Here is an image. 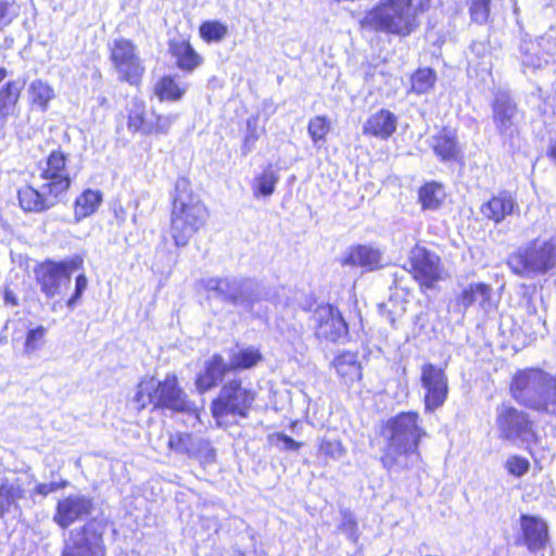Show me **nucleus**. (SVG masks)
<instances>
[{"label": "nucleus", "instance_id": "a878e982", "mask_svg": "<svg viewBox=\"0 0 556 556\" xmlns=\"http://www.w3.org/2000/svg\"><path fill=\"white\" fill-rule=\"evenodd\" d=\"M103 203V192L99 189H83L73 201V218L78 224L94 215Z\"/></svg>", "mask_w": 556, "mask_h": 556}, {"label": "nucleus", "instance_id": "c756f323", "mask_svg": "<svg viewBox=\"0 0 556 556\" xmlns=\"http://www.w3.org/2000/svg\"><path fill=\"white\" fill-rule=\"evenodd\" d=\"M540 389L532 396L529 408L531 410L556 416V382L554 378L546 375L539 387Z\"/></svg>", "mask_w": 556, "mask_h": 556}, {"label": "nucleus", "instance_id": "39448f33", "mask_svg": "<svg viewBox=\"0 0 556 556\" xmlns=\"http://www.w3.org/2000/svg\"><path fill=\"white\" fill-rule=\"evenodd\" d=\"M132 401L138 412L151 406L152 412L169 409L173 413H188L193 406L175 374H167L162 380L154 376L142 378Z\"/></svg>", "mask_w": 556, "mask_h": 556}, {"label": "nucleus", "instance_id": "f8f14e48", "mask_svg": "<svg viewBox=\"0 0 556 556\" xmlns=\"http://www.w3.org/2000/svg\"><path fill=\"white\" fill-rule=\"evenodd\" d=\"M175 118L174 114L149 112L143 100L135 99L127 109L126 125L132 134L160 137L169 134Z\"/></svg>", "mask_w": 556, "mask_h": 556}, {"label": "nucleus", "instance_id": "b1692460", "mask_svg": "<svg viewBox=\"0 0 556 556\" xmlns=\"http://www.w3.org/2000/svg\"><path fill=\"white\" fill-rule=\"evenodd\" d=\"M167 46L170 58L181 72L189 74L203 65L204 59L192 46L190 37L172 38Z\"/></svg>", "mask_w": 556, "mask_h": 556}, {"label": "nucleus", "instance_id": "2f4dec72", "mask_svg": "<svg viewBox=\"0 0 556 556\" xmlns=\"http://www.w3.org/2000/svg\"><path fill=\"white\" fill-rule=\"evenodd\" d=\"M380 262V253L368 245L357 244L349 249L345 256L342 258V265L353 267H366L369 269L376 268Z\"/></svg>", "mask_w": 556, "mask_h": 556}, {"label": "nucleus", "instance_id": "8fccbe9b", "mask_svg": "<svg viewBox=\"0 0 556 556\" xmlns=\"http://www.w3.org/2000/svg\"><path fill=\"white\" fill-rule=\"evenodd\" d=\"M271 439L281 442L283 444L282 450L285 451H299L304 444L303 442L293 440L291 437L283 432L274 433Z\"/></svg>", "mask_w": 556, "mask_h": 556}, {"label": "nucleus", "instance_id": "0eeeda50", "mask_svg": "<svg viewBox=\"0 0 556 556\" xmlns=\"http://www.w3.org/2000/svg\"><path fill=\"white\" fill-rule=\"evenodd\" d=\"M257 397V392L235 377L224 382L211 402V415L218 426L228 416L248 418Z\"/></svg>", "mask_w": 556, "mask_h": 556}, {"label": "nucleus", "instance_id": "e433bc0d", "mask_svg": "<svg viewBox=\"0 0 556 556\" xmlns=\"http://www.w3.org/2000/svg\"><path fill=\"white\" fill-rule=\"evenodd\" d=\"M263 359V353L258 348L248 346L232 353L228 364L231 372H236L251 369L262 363Z\"/></svg>", "mask_w": 556, "mask_h": 556}, {"label": "nucleus", "instance_id": "5fc2aeb1", "mask_svg": "<svg viewBox=\"0 0 556 556\" xmlns=\"http://www.w3.org/2000/svg\"><path fill=\"white\" fill-rule=\"evenodd\" d=\"M3 301L10 306H17L20 304L17 295L9 288H5L3 291Z\"/></svg>", "mask_w": 556, "mask_h": 556}, {"label": "nucleus", "instance_id": "f257e3e1", "mask_svg": "<svg viewBox=\"0 0 556 556\" xmlns=\"http://www.w3.org/2000/svg\"><path fill=\"white\" fill-rule=\"evenodd\" d=\"M37 168L42 185L36 187L27 182L16 190L17 205L25 214H42L50 211L73 186L71 156L61 147L51 150Z\"/></svg>", "mask_w": 556, "mask_h": 556}, {"label": "nucleus", "instance_id": "aec40b11", "mask_svg": "<svg viewBox=\"0 0 556 556\" xmlns=\"http://www.w3.org/2000/svg\"><path fill=\"white\" fill-rule=\"evenodd\" d=\"M521 536L517 544H523L532 552L545 549L549 541L547 523L539 516L522 514L519 518Z\"/></svg>", "mask_w": 556, "mask_h": 556}, {"label": "nucleus", "instance_id": "473e14b6", "mask_svg": "<svg viewBox=\"0 0 556 556\" xmlns=\"http://www.w3.org/2000/svg\"><path fill=\"white\" fill-rule=\"evenodd\" d=\"M25 489L18 480L10 481L3 479L0 483V519H2L12 507H17L21 500L25 498Z\"/></svg>", "mask_w": 556, "mask_h": 556}, {"label": "nucleus", "instance_id": "58836bf2", "mask_svg": "<svg viewBox=\"0 0 556 556\" xmlns=\"http://www.w3.org/2000/svg\"><path fill=\"white\" fill-rule=\"evenodd\" d=\"M346 450L340 439L321 438L317 444L316 456L324 465L334 462L345 454Z\"/></svg>", "mask_w": 556, "mask_h": 556}, {"label": "nucleus", "instance_id": "7ed1b4c3", "mask_svg": "<svg viewBox=\"0 0 556 556\" xmlns=\"http://www.w3.org/2000/svg\"><path fill=\"white\" fill-rule=\"evenodd\" d=\"M431 0H379L359 22L363 29L405 38L415 33L418 15L429 10Z\"/></svg>", "mask_w": 556, "mask_h": 556}, {"label": "nucleus", "instance_id": "79ce46f5", "mask_svg": "<svg viewBox=\"0 0 556 556\" xmlns=\"http://www.w3.org/2000/svg\"><path fill=\"white\" fill-rule=\"evenodd\" d=\"M330 130L331 121L327 115H315L307 123V132L314 146L325 143Z\"/></svg>", "mask_w": 556, "mask_h": 556}, {"label": "nucleus", "instance_id": "412c9836", "mask_svg": "<svg viewBox=\"0 0 556 556\" xmlns=\"http://www.w3.org/2000/svg\"><path fill=\"white\" fill-rule=\"evenodd\" d=\"M431 149L434 155L442 163L462 164L464 162L457 130L451 126H442L432 136Z\"/></svg>", "mask_w": 556, "mask_h": 556}, {"label": "nucleus", "instance_id": "bb28decb", "mask_svg": "<svg viewBox=\"0 0 556 556\" xmlns=\"http://www.w3.org/2000/svg\"><path fill=\"white\" fill-rule=\"evenodd\" d=\"M492 296V287L486 282H472L463 288L455 296V304L467 311L470 306L478 303L482 308L490 305Z\"/></svg>", "mask_w": 556, "mask_h": 556}, {"label": "nucleus", "instance_id": "f03ea898", "mask_svg": "<svg viewBox=\"0 0 556 556\" xmlns=\"http://www.w3.org/2000/svg\"><path fill=\"white\" fill-rule=\"evenodd\" d=\"M381 430L387 444L379 460L384 469L399 466L402 458L415 456L421 459L419 446L428 433L417 410L399 412L382 425Z\"/></svg>", "mask_w": 556, "mask_h": 556}, {"label": "nucleus", "instance_id": "cd10ccee", "mask_svg": "<svg viewBox=\"0 0 556 556\" xmlns=\"http://www.w3.org/2000/svg\"><path fill=\"white\" fill-rule=\"evenodd\" d=\"M169 451L176 454H184L188 457H197L200 448L206 450L207 457L214 459L215 450L211 446L210 442L203 440L200 446L195 447L193 443V435L190 432H175L170 433L167 441Z\"/></svg>", "mask_w": 556, "mask_h": 556}, {"label": "nucleus", "instance_id": "20e7f679", "mask_svg": "<svg viewBox=\"0 0 556 556\" xmlns=\"http://www.w3.org/2000/svg\"><path fill=\"white\" fill-rule=\"evenodd\" d=\"M208 210L192 189L191 181L179 177L170 200L169 233L177 248L186 247L204 228Z\"/></svg>", "mask_w": 556, "mask_h": 556}, {"label": "nucleus", "instance_id": "1a4fd4ad", "mask_svg": "<svg viewBox=\"0 0 556 556\" xmlns=\"http://www.w3.org/2000/svg\"><path fill=\"white\" fill-rule=\"evenodd\" d=\"M84 257L75 254L64 260L46 258L34 266V278L41 293L47 299H54L63 293L74 271L83 270Z\"/></svg>", "mask_w": 556, "mask_h": 556}, {"label": "nucleus", "instance_id": "864d4df0", "mask_svg": "<svg viewBox=\"0 0 556 556\" xmlns=\"http://www.w3.org/2000/svg\"><path fill=\"white\" fill-rule=\"evenodd\" d=\"M521 288L525 289L522 293V298L526 300V309L529 314H534L536 312L534 302H533V293L534 286L521 285Z\"/></svg>", "mask_w": 556, "mask_h": 556}, {"label": "nucleus", "instance_id": "9b49d317", "mask_svg": "<svg viewBox=\"0 0 556 556\" xmlns=\"http://www.w3.org/2000/svg\"><path fill=\"white\" fill-rule=\"evenodd\" d=\"M105 529L104 520H87L71 534L61 556H106Z\"/></svg>", "mask_w": 556, "mask_h": 556}, {"label": "nucleus", "instance_id": "4be33fe9", "mask_svg": "<svg viewBox=\"0 0 556 556\" xmlns=\"http://www.w3.org/2000/svg\"><path fill=\"white\" fill-rule=\"evenodd\" d=\"M342 386L351 389L363 380V366L358 352L344 350L334 355L330 363Z\"/></svg>", "mask_w": 556, "mask_h": 556}, {"label": "nucleus", "instance_id": "72a5a7b5", "mask_svg": "<svg viewBox=\"0 0 556 556\" xmlns=\"http://www.w3.org/2000/svg\"><path fill=\"white\" fill-rule=\"evenodd\" d=\"M438 80L437 72L432 67H418L409 76L407 93L422 96L434 89Z\"/></svg>", "mask_w": 556, "mask_h": 556}, {"label": "nucleus", "instance_id": "2eb2a0df", "mask_svg": "<svg viewBox=\"0 0 556 556\" xmlns=\"http://www.w3.org/2000/svg\"><path fill=\"white\" fill-rule=\"evenodd\" d=\"M492 121L501 136H511L518 126L519 118L525 113L519 110L517 102L507 91H498L491 102Z\"/></svg>", "mask_w": 556, "mask_h": 556}, {"label": "nucleus", "instance_id": "6e6d98bb", "mask_svg": "<svg viewBox=\"0 0 556 556\" xmlns=\"http://www.w3.org/2000/svg\"><path fill=\"white\" fill-rule=\"evenodd\" d=\"M546 156L556 165V136L549 140Z\"/></svg>", "mask_w": 556, "mask_h": 556}, {"label": "nucleus", "instance_id": "a18cd8bd", "mask_svg": "<svg viewBox=\"0 0 556 556\" xmlns=\"http://www.w3.org/2000/svg\"><path fill=\"white\" fill-rule=\"evenodd\" d=\"M88 277L86 274L80 273L75 277V288L73 293L68 296V299L65 301V305L70 309H74L78 303L81 301L84 292L88 288Z\"/></svg>", "mask_w": 556, "mask_h": 556}, {"label": "nucleus", "instance_id": "7c9ffc66", "mask_svg": "<svg viewBox=\"0 0 556 556\" xmlns=\"http://www.w3.org/2000/svg\"><path fill=\"white\" fill-rule=\"evenodd\" d=\"M417 198L422 211H437L446 198L444 185L437 180L425 181L418 188Z\"/></svg>", "mask_w": 556, "mask_h": 556}, {"label": "nucleus", "instance_id": "6ab92c4d", "mask_svg": "<svg viewBox=\"0 0 556 556\" xmlns=\"http://www.w3.org/2000/svg\"><path fill=\"white\" fill-rule=\"evenodd\" d=\"M517 210L518 202L514 194L508 190L497 191L479 207L482 219L486 223H492L495 226L502 224Z\"/></svg>", "mask_w": 556, "mask_h": 556}, {"label": "nucleus", "instance_id": "3c124183", "mask_svg": "<svg viewBox=\"0 0 556 556\" xmlns=\"http://www.w3.org/2000/svg\"><path fill=\"white\" fill-rule=\"evenodd\" d=\"M67 485H68V482L65 480H62L60 482L39 483L35 486L34 492L36 494L47 496L48 494L55 492L58 490L64 489Z\"/></svg>", "mask_w": 556, "mask_h": 556}, {"label": "nucleus", "instance_id": "4c0bfd02", "mask_svg": "<svg viewBox=\"0 0 556 556\" xmlns=\"http://www.w3.org/2000/svg\"><path fill=\"white\" fill-rule=\"evenodd\" d=\"M55 97L53 87L42 79H35L28 87V98L31 108L42 112L48 110L49 103Z\"/></svg>", "mask_w": 556, "mask_h": 556}, {"label": "nucleus", "instance_id": "423d86ee", "mask_svg": "<svg viewBox=\"0 0 556 556\" xmlns=\"http://www.w3.org/2000/svg\"><path fill=\"white\" fill-rule=\"evenodd\" d=\"M506 265L521 278L556 275V231L547 238H534L508 254Z\"/></svg>", "mask_w": 556, "mask_h": 556}, {"label": "nucleus", "instance_id": "c9c22d12", "mask_svg": "<svg viewBox=\"0 0 556 556\" xmlns=\"http://www.w3.org/2000/svg\"><path fill=\"white\" fill-rule=\"evenodd\" d=\"M23 86L18 80H8L0 87V121L5 119L15 110Z\"/></svg>", "mask_w": 556, "mask_h": 556}, {"label": "nucleus", "instance_id": "6e6552de", "mask_svg": "<svg viewBox=\"0 0 556 556\" xmlns=\"http://www.w3.org/2000/svg\"><path fill=\"white\" fill-rule=\"evenodd\" d=\"M108 55L117 81L140 89L147 68L136 42L125 37L115 38L108 45Z\"/></svg>", "mask_w": 556, "mask_h": 556}, {"label": "nucleus", "instance_id": "ea45409f", "mask_svg": "<svg viewBox=\"0 0 556 556\" xmlns=\"http://www.w3.org/2000/svg\"><path fill=\"white\" fill-rule=\"evenodd\" d=\"M228 35V26L218 20H206L199 25V36L205 43L220 42Z\"/></svg>", "mask_w": 556, "mask_h": 556}, {"label": "nucleus", "instance_id": "a19ab883", "mask_svg": "<svg viewBox=\"0 0 556 556\" xmlns=\"http://www.w3.org/2000/svg\"><path fill=\"white\" fill-rule=\"evenodd\" d=\"M378 312L392 327H396V323L402 319L406 313V302L396 296H389L387 301L378 305Z\"/></svg>", "mask_w": 556, "mask_h": 556}, {"label": "nucleus", "instance_id": "393cba45", "mask_svg": "<svg viewBox=\"0 0 556 556\" xmlns=\"http://www.w3.org/2000/svg\"><path fill=\"white\" fill-rule=\"evenodd\" d=\"M229 372L231 370L224 356L220 353H214L194 378L198 392L203 394L216 388Z\"/></svg>", "mask_w": 556, "mask_h": 556}, {"label": "nucleus", "instance_id": "4d7b16f0", "mask_svg": "<svg viewBox=\"0 0 556 556\" xmlns=\"http://www.w3.org/2000/svg\"><path fill=\"white\" fill-rule=\"evenodd\" d=\"M8 70L3 66H0V84L7 78Z\"/></svg>", "mask_w": 556, "mask_h": 556}, {"label": "nucleus", "instance_id": "dca6fc26", "mask_svg": "<svg viewBox=\"0 0 556 556\" xmlns=\"http://www.w3.org/2000/svg\"><path fill=\"white\" fill-rule=\"evenodd\" d=\"M92 498L85 495H68L56 502L53 521L61 529L88 517L93 510Z\"/></svg>", "mask_w": 556, "mask_h": 556}, {"label": "nucleus", "instance_id": "de8ad7c7", "mask_svg": "<svg viewBox=\"0 0 556 556\" xmlns=\"http://www.w3.org/2000/svg\"><path fill=\"white\" fill-rule=\"evenodd\" d=\"M20 14L14 0H0V30L8 27Z\"/></svg>", "mask_w": 556, "mask_h": 556}, {"label": "nucleus", "instance_id": "09e8293b", "mask_svg": "<svg viewBox=\"0 0 556 556\" xmlns=\"http://www.w3.org/2000/svg\"><path fill=\"white\" fill-rule=\"evenodd\" d=\"M505 469L514 477H522L530 469V462L522 456L511 455L505 462Z\"/></svg>", "mask_w": 556, "mask_h": 556}, {"label": "nucleus", "instance_id": "5701e85b", "mask_svg": "<svg viewBox=\"0 0 556 556\" xmlns=\"http://www.w3.org/2000/svg\"><path fill=\"white\" fill-rule=\"evenodd\" d=\"M397 126L396 114L389 109L381 108L366 118L362 132L365 137L387 141L394 136Z\"/></svg>", "mask_w": 556, "mask_h": 556}, {"label": "nucleus", "instance_id": "9d476101", "mask_svg": "<svg viewBox=\"0 0 556 556\" xmlns=\"http://www.w3.org/2000/svg\"><path fill=\"white\" fill-rule=\"evenodd\" d=\"M407 273L420 291L432 290L444 279V265L441 256L425 245L416 243L409 251Z\"/></svg>", "mask_w": 556, "mask_h": 556}, {"label": "nucleus", "instance_id": "ddd939ff", "mask_svg": "<svg viewBox=\"0 0 556 556\" xmlns=\"http://www.w3.org/2000/svg\"><path fill=\"white\" fill-rule=\"evenodd\" d=\"M314 324V337L319 342L341 344L350 340V325L342 311L332 303L317 306Z\"/></svg>", "mask_w": 556, "mask_h": 556}, {"label": "nucleus", "instance_id": "f704fd0d", "mask_svg": "<svg viewBox=\"0 0 556 556\" xmlns=\"http://www.w3.org/2000/svg\"><path fill=\"white\" fill-rule=\"evenodd\" d=\"M278 181L279 174L275 165L271 163L267 164L262 172L254 177L252 184L253 195L255 198L270 197L275 192Z\"/></svg>", "mask_w": 556, "mask_h": 556}, {"label": "nucleus", "instance_id": "c03bdc74", "mask_svg": "<svg viewBox=\"0 0 556 556\" xmlns=\"http://www.w3.org/2000/svg\"><path fill=\"white\" fill-rule=\"evenodd\" d=\"M46 334L47 328L42 325L28 329L25 334L24 352L31 354L40 350L46 342Z\"/></svg>", "mask_w": 556, "mask_h": 556}, {"label": "nucleus", "instance_id": "603ef678", "mask_svg": "<svg viewBox=\"0 0 556 556\" xmlns=\"http://www.w3.org/2000/svg\"><path fill=\"white\" fill-rule=\"evenodd\" d=\"M339 529L353 539L357 536V521L350 514L343 515Z\"/></svg>", "mask_w": 556, "mask_h": 556}, {"label": "nucleus", "instance_id": "f3484780", "mask_svg": "<svg viewBox=\"0 0 556 556\" xmlns=\"http://www.w3.org/2000/svg\"><path fill=\"white\" fill-rule=\"evenodd\" d=\"M496 425L503 439L535 437L529 415L514 406H505L497 414Z\"/></svg>", "mask_w": 556, "mask_h": 556}, {"label": "nucleus", "instance_id": "c85d7f7f", "mask_svg": "<svg viewBox=\"0 0 556 556\" xmlns=\"http://www.w3.org/2000/svg\"><path fill=\"white\" fill-rule=\"evenodd\" d=\"M188 86L176 74L162 75L153 86V94L160 102H178L187 93Z\"/></svg>", "mask_w": 556, "mask_h": 556}, {"label": "nucleus", "instance_id": "4468645a", "mask_svg": "<svg viewBox=\"0 0 556 556\" xmlns=\"http://www.w3.org/2000/svg\"><path fill=\"white\" fill-rule=\"evenodd\" d=\"M420 383L425 389V412L433 413L443 406L450 391L445 369L432 363H425L420 368Z\"/></svg>", "mask_w": 556, "mask_h": 556}, {"label": "nucleus", "instance_id": "37998d69", "mask_svg": "<svg viewBox=\"0 0 556 556\" xmlns=\"http://www.w3.org/2000/svg\"><path fill=\"white\" fill-rule=\"evenodd\" d=\"M258 115H251L247 119V134L242 140V154H248L252 151L255 142L261 138L264 129H258Z\"/></svg>", "mask_w": 556, "mask_h": 556}, {"label": "nucleus", "instance_id": "49530a36", "mask_svg": "<svg viewBox=\"0 0 556 556\" xmlns=\"http://www.w3.org/2000/svg\"><path fill=\"white\" fill-rule=\"evenodd\" d=\"M490 0H470L469 14L471 21L483 24L490 16Z\"/></svg>", "mask_w": 556, "mask_h": 556}, {"label": "nucleus", "instance_id": "13d9d810", "mask_svg": "<svg viewBox=\"0 0 556 556\" xmlns=\"http://www.w3.org/2000/svg\"><path fill=\"white\" fill-rule=\"evenodd\" d=\"M230 299L233 303L236 302V296H231Z\"/></svg>", "mask_w": 556, "mask_h": 556}, {"label": "nucleus", "instance_id": "a211bd4d", "mask_svg": "<svg viewBox=\"0 0 556 556\" xmlns=\"http://www.w3.org/2000/svg\"><path fill=\"white\" fill-rule=\"evenodd\" d=\"M546 375L543 369L538 367H527L517 370L509 382L508 390L510 396L523 407L529 408L532 400V396H530L531 391L540 387Z\"/></svg>", "mask_w": 556, "mask_h": 556}]
</instances>
